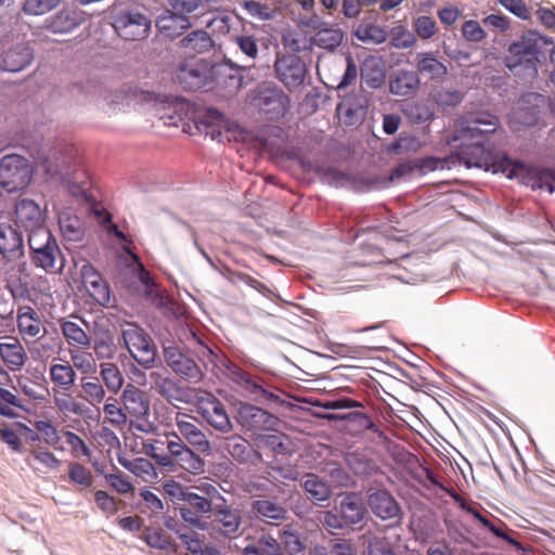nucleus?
Returning <instances> with one entry per match:
<instances>
[{"instance_id":"1","label":"nucleus","mask_w":555,"mask_h":555,"mask_svg":"<svg viewBox=\"0 0 555 555\" xmlns=\"http://www.w3.org/2000/svg\"><path fill=\"white\" fill-rule=\"evenodd\" d=\"M500 126L499 118L489 112L469 113L460 120L459 135L462 141L460 158L467 168H478L502 173L507 179H519L532 190L555 192V169L528 166L521 160L498 152L489 142V135Z\"/></svg>"},{"instance_id":"2","label":"nucleus","mask_w":555,"mask_h":555,"mask_svg":"<svg viewBox=\"0 0 555 555\" xmlns=\"http://www.w3.org/2000/svg\"><path fill=\"white\" fill-rule=\"evenodd\" d=\"M500 126L499 118L489 112L469 113L460 120L459 135L462 141L460 158L467 168H478L502 173L507 179H519L532 190L555 192V169L528 166L521 160L498 152L489 142V135Z\"/></svg>"},{"instance_id":"3","label":"nucleus","mask_w":555,"mask_h":555,"mask_svg":"<svg viewBox=\"0 0 555 555\" xmlns=\"http://www.w3.org/2000/svg\"><path fill=\"white\" fill-rule=\"evenodd\" d=\"M219 370L233 385L236 391L245 398L260 404L283 405L285 400L275 392L262 378L245 371L231 359L223 357L219 360Z\"/></svg>"},{"instance_id":"4","label":"nucleus","mask_w":555,"mask_h":555,"mask_svg":"<svg viewBox=\"0 0 555 555\" xmlns=\"http://www.w3.org/2000/svg\"><path fill=\"white\" fill-rule=\"evenodd\" d=\"M320 513V521L330 535L344 534L363 524L367 514L366 501L359 492H346L334 508Z\"/></svg>"},{"instance_id":"5","label":"nucleus","mask_w":555,"mask_h":555,"mask_svg":"<svg viewBox=\"0 0 555 555\" xmlns=\"http://www.w3.org/2000/svg\"><path fill=\"white\" fill-rule=\"evenodd\" d=\"M541 34L538 30L529 29L524 31L518 40L509 43L508 54L503 63L505 67L516 77L525 81H531L538 76V62L540 54L538 43Z\"/></svg>"},{"instance_id":"6","label":"nucleus","mask_w":555,"mask_h":555,"mask_svg":"<svg viewBox=\"0 0 555 555\" xmlns=\"http://www.w3.org/2000/svg\"><path fill=\"white\" fill-rule=\"evenodd\" d=\"M223 69L224 65H218L211 59H186L177 67L173 81L184 91L210 89L219 82V75Z\"/></svg>"},{"instance_id":"7","label":"nucleus","mask_w":555,"mask_h":555,"mask_svg":"<svg viewBox=\"0 0 555 555\" xmlns=\"http://www.w3.org/2000/svg\"><path fill=\"white\" fill-rule=\"evenodd\" d=\"M36 163L46 176L69 184L77 167V151L64 141L56 142L47 153H39Z\"/></svg>"},{"instance_id":"8","label":"nucleus","mask_w":555,"mask_h":555,"mask_svg":"<svg viewBox=\"0 0 555 555\" xmlns=\"http://www.w3.org/2000/svg\"><path fill=\"white\" fill-rule=\"evenodd\" d=\"M109 18L115 33L124 40H143L149 37L152 20L132 4H114Z\"/></svg>"},{"instance_id":"9","label":"nucleus","mask_w":555,"mask_h":555,"mask_svg":"<svg viewBox=\"0 0 555 555\" xmlns=\"http://www.w3.org/2000/svg\"><path fill=\"white\" fill-rule=\"evenodd\" d=\"M30 262L46 272H56L64 268L65 259L56 237L49 229H39L28 234Z\"/></svg>"},{"instance_id":"10","label":"nucleus","mask_w":555,"mask_h":555,"mask_svg":"<svg viewBox=\"0 0 555 555\" xmlns=\"http://www.w3.org/2000/svg\"><path fill=\"white\" fill-rule=\"evenodd\" d=\"M365 493L366 507L374 517L385 522L379 529L380 532L401 528L405 514L389 490L370 487Z\"/></svg>"},{"instance_id":"11","label":"nucleus","mask_w":555,"mask_h":555,"mask_svg":"<svg viewBox=\"0 0 555 555\" xmlns=\"http://www.w3.org/2000/svg\"><path fill=\"white\" fill-rule=\"evenodd\" d=\"M555 117V96L529 92L521 96L519 105L512 113V122L524 128H533L548 116Z\"/></svg>"},{"instance_id":"12","label":"nucleus","mask_w":555,"mask_h":555,"mask_svg":"<svg viewBox=\"0 0 555 555\" xmlns=\"http://www.w3.org/2000/svg\"><path fill=\"white\" fill-rule=\"evenodd\" d=\"M30 162L20 154H8L0 159V186L8 193L26 189L33 179Z\"/></svg>"},{"instance_id":"13","label":"nucleus","mask_w":555,"mask_h":555,"mask_svg":"<svg viewBox=\"0 0 555 555\" xmlns=\"http://www.w3.org/2000/svg\"><path fill=\"white\" fill-rule=\"evenodd\" d=\"M35 62V44L29 40L12 43L0 54V69L7 73H21Z\"/></svg>"},{"instance_id":"14","label":"nucleus","mask_w":555,"mask_h":555,"mask_svg":"<svg viewBox=\"0 0 555 555\" xmlns=\"http://www.w3.org/2000/svg\"><path fill=\"white\" fill-rule=\"evenodd\" d=\"M274 69L280 81L289 90L301 86L307 75V66L300 56L295 54H276Z\"/></svg>"},{"instance_id":"15","label":"nucleus","mask_w":555,"mask_h":555,"mask_svg":"<svg viewBox=\"0 0 555 555\" xmlns=\"http://www.w3.org/2000/svg\"><path fill=\"white\" fill-rule=\"evenodd\" d=\"M317 173L323 182L331 186L350 188L356 192L370 191L376 184V180L348 173L333 166H319Z\"/></svg>"},{"instance_id":"16","label":"nucleus","mask_w":555,"mask_h":555,"mask_svg":"<svg viewBox=\"0 0 555 555\" xmlns=\"http://www.w3.org/2000/svg\"><path fill=\"white\" fill-rule=\"evenodd\" d=\"M237 423L247 431L258 433L272 429L278 417L251 403H241L236 414Z\"/></svg>"},{"instance_id":"17","label":"nucleus","mask_w":555,"mask_h":555,"mask_svg":"<svg viewBox=\"0 0 555 555\" xmlns=\"http://www.w3.org/2000/svg\"><path fill=\"white\" fill-rule=\"evenodd\" d=\"M300 488L307 500L319 507L327 506L334 495L332 483L317 473H304L300 478Z\"/></svg>"},{"instance_id":"18","label":"nucleus","mask_w":555,"mask_h":555,"mask_svg":"<svg viewBox=\"0 0 555 555\" xmlns=\"http://www.w3.org/2000/svg\"><path fill=\"white\" fill-rule=\"evenodd\" d=\"M0 254L8 262L25 256L23 232L16 224L0 223Z\"/></svg>"},{"instance_id":"19","label":"nucleus","mask_w":555,"mask_h":555,"mask_svg":"<svg viewBox=\"0 0 555 555\" xmlns=\"http://www.w3.org/2000/svg\"><path fill=\"white\" fill-rule=\"evenodd\" d=\"M15 224L23 228L28 234L39 229H48L44 227V216L39 205L29 198H23L15 205Z\"/></svg>"},{"instance_id":"20","label":"nucleus","mask_w":555,"mask_h":555,"mask_svg":"<svg viewBox=\"0 0 555 555\" xmlns=\"http://www.w3.org/2000/svg\"><path fill=\"white\" fill-rule=\"evenodd\" d=\"M390 94L400 98H412L421 86V79L415 70L398 68L392 70L387 79Z\"/></svg>"},{"instance_id":"21","label":"nucleus","mask_w":555,"mask_h":555,"mask_svg":"<svg viewBox=\"0 0 555 555\" xmlns=\"http://www.w3.org/2000/svg\"><path fill=\"white\" fill-rule=\"evenodd\" d=\"M165 492L173 500L181 501L186 507H191L197 513L208 514L212 509L211 501L202 496L177 481L167 482L164 485Z\"/></svg>"},{"instance_id":"22","label":"nucleus","mask_w":555,"mask_h":555,"mask_svg":"<svg viewBox=\"0 0 555 555\" xmlns=\"http://www.w3.org/2000/svg\"><path fill=\"white\" fill-rule=\"evenodd\" d=\"M155 25L160 34L172 40L192 27L186 13L168 9L157 16Z\"/></svg>"},{"instance_id":"23","label":"nucleus","mask_w":555,"mask_h":555,"mask_svg":"<svg viewBox=\"0 0 555 555\" xmlns=\"http://www.w3.org/2000/svg\"><path fill=\"white\" fill-rule=\"evenodd\" d=\"M360 80L363 90L382 88L387 81L384 60L379 56H366L360 64Z\"/></svg>"},{"instance_id":"24","label":"nucleus","mask_w":555,"mask_h":555,"mask_svg":"<svg viewBox=\"0 0 555 555\" xmlns=\"http://www.w3.org/2000/svg\"><path fill=\"white\" fill-rule=\"evenodd\" d=\"M80 275L85 287L90 296L100 305L108 306L111 291L108 284L103 280L100 272L90 263L86 262L80 269Z\"/></svg>"},{"instance_id":"25","label":"nucleus","mask_w":555,"mask_h":555,"mask_svg":"<svg viewBox=\"0 0 555 555\" xmlns=\"http://www.w3.org/2000/svg\"><path fill=\"white\" fill-rule=\"evenodd\" d=\"M258 106L270 118L283 117L289 105L288 95L280 88H264L258 94Z\"/></svg>"},{"instance_id":"26","label":"nucleus","mask_w":555,"mask_h":555,"mask_svg":"<svg viewBox=\"0 0 555 555\" xmlns=\"http://www.w3.org/2000/svg\"><path fill=\"white\" fill-rule=\"evenodd\" d=\"M224 449L240 464L257 466L262 462V455L250 447L249 442L240 435L224 439Z\"/></svg>"},{"instance_id":"27","label":"nucleus","mask_w":555,"mask_h":555,"mask_svg":"<svg viewBox=\"0 0 555 555\" xmlns=\"http://www.w3.org/2000/svg\"><path fill=\"white\" fill-rule=\"evenodd\" d=\"M251 511L261 521L278 526L288 519V509L281 503L269 499L255 500Z\"/></svg>"},{"instance_id":"28","label":"nucleus","mask_w":555,"mask_h":555,"mask_svg":"<svg viewBox=\"0 0 555 555\" xmlns=\"http://www.w3.org/2000/svg\"><path fill=\"white\" fill-rule=\"evenodd\" d=\"M156 391L165 398L170 404L177 406V403H189L192 400L190 389L175 378L160 377L155 383Z\"/></svg>"},{"instance_id":"29","label":"nucleus","mask_w":555,"mask_h":555,"mask_svg":"<svg viewBox=\"0 0 555 555\" xmlns=\"http://www.w3.org/2000/svg\"><path fill=\"white\" fill-rule=\"evenodd\" d=\"M241 524L242 518L238 511L225 506L216 512L211 529L231 539L238 535Z\"/></svg>"},{"instance_id":"30","label":"nucleus","mask_w":555,"mask_h":555,"mask_svg":"<svg viewBox=\"0 0 555 555\" xmlns=\"http://www.w3.org/2000/svg\"><path fill=\"white\" fill-rule=\"evenodd\" d=\"M167 364L176 372L196 379L201 376V370L195 361L182 352V349H163Z\"/></svg>"},{"instance_id":"31","label":"nucleus","mask_w":555,"mask_h":555,"mask_svg":"<svg viewBox=\"0 0 555 555\" xmlns=\"http://www.w3.org/2000/svg\"><path fill=\"white\" fill-rule=\"evenodd\" d=\"M225 126L224 115L215 107H208L195 122L196 129L209 135L211 140H221L222 128Z\"/></svg>"},{"instance_id":"32","label":"nucleus","mask_w":555,"mask_h":555,"mask_svg":"<svg viewBox=\"0 0 555 555\" xmlns=\"http://www.w3.org/2000/svg\"><path fill=\"white\" fill-rule=\"evenodd\" d=\"M124 409L137 418L146 417L150 414V401L144 392L133 385H128L122 392Z\"/></svg>"},{"instance_id":"33","label":"nucleus","mask_w":555,"mask_h":555,"mask_svg":"<svg viewBox=\"0 0 555 555\" xmlns=\"http://www.w3.org/2000/svg\"><path fill=\"white\" fill-rule=\"evenodd\" d=\"M177 47L185 53L202 54L214 47V40L204 29L188 33L178 42Z\"/></svg>"},{"instance_id":"34","label":"nucleus","mask_w":555,"mask_h":555,"mask_svg":"<svg viewBox=\"0 0 555 555\" xmlns=\"http://www.w3.org/2000/svg\"><path fill=\"white\" fill-rule=\"evenodd\" d=\"M80 21L74 11L63 9L57 13L47 17L43 22V28L52 34H67L76 29Z\"/></svg>"},{"instance_id":"35","label":"nucleus","mask_w":555,"mask_h":555,"mask_svg":"<svg viewBox=\"0 0 555 555\" xmlns=\"http://www.w3.org/2000/svg\"><path fill=\"white\" fill-rule=\"evenodd\" d=\"M177 429L180 436L197 452L208 454L210 452V442L199 427L188 421L177 420Z\"/></svg>"},{"instance_id":"36","label":"nucleus","mask_w":555,"mask_h":555,"mask_svg":"<svg viewBox=\"0 0 555 555\" xmlns=\"http://www.w3.org/2000/svg\"><path fill=\"white\" fill-rule=\"evenodd\" d=\"M417 74H427L431 80L442 79L448 75V67L438 61L433 52H420L416 54Z\"/></svg>"},{"instance_id":"37","label":"nucleus","mask_w":555,"mask_h":555,"mask_svg":"<svg viewBox=\"0 0 555 555\" xmlns=\"http://www.w3.org/2000/svg\"><path fill=\"white\" fill-rule=\"evenodd\" d=\"M401 113L412 125H423L435 118V112L424 101H408L401 104Z\"/></svg>"},{"instance_id":"38","label":"nucleus","mask_w":555,"mask_h":555,"mask_svg":"<svg viewBox=\"0 0 555 555\" xmlns=\"http://www.w3.org/2000/svg\"><path fill=\"white\" fill-rule=\"evenodd\" d=\"M348 468L360 478H367L378 472L375 461L360 452H348L345 455Z\"/></svg>"},{"instance_id":"39","label":"nucleus","mask_w":555,"mask_h":555,"mask_svg":"<svg viewBox=\"0 0 555 555\" xmlns=\"http://www.w3.org/2000/svg\"><path fill=\"white\" fill-rule=\"evenodd\" d=\"M346 423L348 430L352 434H360L364 430H371L379 438H386L385 433L373 422V420L363 412L351 411L346 413Z\"/></svg>"},{"instance_id":"40","label":"nucleus","mask_w":555,"mask_h":555,"mask_svg":"<svg viewBox=\"0 0 555 555\" xmlns=\"http://www.w3.org/2000/svg\"><path fill=\"white\" fill-rule=\"evenodd\" d=\"M204 416L208 424L221 433H230L233 425L225 411L224 405L217 399L211 402L210 409L204 410Z\"/></svg>"},{"instance_id":"41","label":"nucleus","mask_w":555,"mask_h":555,"mask_svg":"<svg viewBox=\"0 0 555 555\" xmlns=\"http://www.w3.org/2000/svg\"><path fill=\"white\" fill-rule=\"evenodd\" d=\"M363 555H397L389 538L373 533L362 534Z\"/></svg>"},{"instance_id":"42","label":"nucleus","mask_w":555,"mask_h":555,"mask_svg":"<svg viewBox=\"0 0 555 555\" xmlns=\"http://www.w3.org/2000/svg\"><path fill=\"white\" fill-rule=\"evenodd\" d=\"M321 473L324 475L323 477L330 478L327 480L332 483L333 491L336 488L343 489L353 485L351 475L336 461L326 462L322 466Z\"/></svg>"},{"instance_id":"43","label":"nucleus","mask_w":555,"mask_h":555,"mask_svg":"<svg viewBox=\"0 0 555 555\" xmlns=\"http://www.w3.org/2000/svg\"><path fill=\"white\" fill-rule=\"evenodd\" d=\"M218 65H224V69L219 75V78L224 76V83L231 92H237L244 87L243 74L247 69L245 66H241L230 59H225L223 62H218Z\"/></svg>"},{"instance_id":"44","label":"nucleus","mask_w":555,"mask_h":555,"mask_svg":"<svg viewBox=\"0 0 555 555\" xmlns=\"http://www.w3.org/2000/svg\"><path fill=\"white\" fill-rule=\"evenodd\" d=\"M345 33L337 27L326 24L325 27L319 29L315 36V46L328 52H335L343 43Z\"/></svg>"},{"instance_id":"45","label":"nucleus","mask_w":555,"mask_h":555,"mask_svg":"<svg viewBox=\"0 0 555 555\" xmlns=\"http://www.w3.org/2000/svg\"><path fill=\"white\" fill-rule=\"evenodd\" d=\"M59 224L66 240L78 242L82 238L81 221L70 210H64L59 215Z\"/></svg>"},{"instance_id":"46","label":"nucleus","mask_w":555,"mask_h":555,"mask_svg":"<svg viewBox=\"0 0 555 555\" xmlns=\"http://www.w3.org/2000/svg\"><path fill=\"white\" fill-rule=\"evenodd\" d=\"M125 347H155L149 334L135 323H126L121 330Z\"/></svg>"},{"instance_id":"47","label":"nucleus","mask_w":555,"mask_h":555,"mask_svg":"<svg viewBox=\"0 0 555 555\" xmlns=\"http://www.w3.org/2000/svg\"><path fill=\"white\" fill-rule=\"evenodd\" d=\"M353 35L364 43L380 44L387 40V31L374 24H360L354 29Z\"/></svg>"},{"instance_id":"48","label":"nucleus","mask_w":555,"mask_h":555,"mask_svg":"<svg viewBox=\"0 0 555 555\" xmlns=\"http://www.w3.org/2000/svg\"><path fill=\"white\" fill-rule=\"evenodd\" d=\"M421 145V141L416 137L401 132L397 139L385 146V151L388 154L400 155L408 152H416Z\"/></svg>"},{"instance_id":"49","label":"nucleus","mask_w":555,"mask_h":555,"mask_svg":"<svg viewBox=\"0 0 555 555\" xmlns=\"http://www.w3.org/2000/svg\"><path fill=\"white\" fill-rule=\"evenodd\" d=\"M63 0H24L22 11L29 16L44 15L56 9Z\"/></svg>"},{"instance_id":"50","label":"nucleus","mask_w":555,"mask_h":555,"mask_svg":"<svg viewBox=\"0 0 555 555\" xmlns=\"http://www.w3.org/2000/svg\"><path fill=\"white\" fill-rule=\"evenodd\" d=\"M50 375L53 383L66 390L74 384L76 373L69 364H54Z\"/></svg>"},{"instance_id":"51","label":"nucleus","mask_w":555,"mask_h":555,"mask_svg":"<svg viewBox=\"0 0 555 555\" xmlns=\"http://www.w3.org/2000/svg\"><path fill=\"white\" fill-rule=\"evenodd\" d=\"M464 94L455 89L441 88L433 94V100L441 107H455L462 103Z\"/></svg>"},{"instance_id":"52","label":"nucleus","mask_w":555,"mask_h":555,"mask_svg":"<svg viewBox=\"0 0 555 555\" xmlns=\"http://www.w3.org/2000/svg\"><path fill=\"white\" fill-rule=\"evenodd\" d=\"M184 470L193 474L204 472L205 463L199 455L188 448L180 456L175 460Z\"/></svg>"},{"instance_id":"53","label":"nucleus","mask_w":555,"mask_h":555,"mask_svg":"<svg viewBox=\"0 0 555 555\" xmlns=\"http://www.w3.org/2000/svg\"><path fill=\"white\" fill-rule=\"evenodd\" d=\"M483 527L487 528L494 537L506 541L508 544L516 547V550L525 551L521 543L514 539L512 535H509L508 532L511 530H508L506 525L500 519H496V521H491L490 519H488L487 521H485Z\"/></svg>"},{"instance_id":"54","label":"nucleus","mask_w":555,"mask_h":555,"mask_svg":"<svg viewBox=\"0 0 555 555\" xmlns=\"http://www.w3.org/2000/svg\"><path fill=\"white\" fill-rule=\"evenodd\" d=\"M281 540L283 543V548L289 555H301L305 552L306 546L298 532L284 529L281 532Z\"/></svg>"},{"instance_id":"55","label":"nucleus","mask_w":555,"mask_h":555,"mask_svg":"<svg viewBox=\"0 0 555 555\" xmlns=\"http://www.w3.org/2000/svg\"><path fill=\"white\" fill-rule=\"evenodd\" d=\"M62 332L68 344L76 343L89 347V338L78 323L72 321L63 322Z\"/></svg>"},{"instance_id":"56","label":"nucleus","mask_w":555,"mask_h":555,"mask_svg":"<svg viewBox=\"0 0 555 555\" xmlns=\"http://www.w3.org/2000/svg\"><path fill=\"white\" fill-rule=\"evenodd\" d=\"M101 375L103 377V380L106 385V387L116 392L120 389L122 386V375L120 374L117 366L111 363H103L101 365Z\"/></svg>"},{"instance_id":"57","label":"nucleus","mask_w":555,"mask_h":555,"mask_svg":"<svg viewBox=\"0 0 555 555\" xmlns=\"http://www.w3.org/2000/svg\"><path fill=\"white\" fill-rule=\"evenodd\" d=\"M241 7L253 17H257L261 21H271L275 16L274 10L270 9L269 5L254 1L245 0L241 3Z\"/></svg>"},{"instance_id":"58","label":"nucleus","mask_w":555,"mask_h":555,"mask_svg":"<svg viewBox=\"0 0 555 555\" xmlns=\"http://www.w3.org/2000/svg\"><path fill=\"white\" fill-rule=\"evenodd\" d=\"M416 42V38L413 33L403 28L397 27L391 31L390 44L397 49L411 48Z\"/></svg>"},{"instance_id":"59","label":"nucleus","mask_w":555,"mask_h":555,"mask_svg":"<svg viewBox=\"0 0 555 555\" xmlns=\"http://www.w3.org/2000/svg\"><path fill=\"white\" fill-rule=\"evenodd\" d=\"M413 29L422 39H430L436 34V22L434 18L422 15L414 20Z\"/></svg>"},{"instance_id":"60","label":"nucleus","mask_w":555,"mask_h":555,"mask_svg":"<svg viewBox=\"0 0 555 555\" xmlns=\"http://www.w3.org/2000/svg\"><path fill=\"white\" fill-rule=\"evenodd\" d=\"M158 349H127L131 358L142 367L150 369L155 365Z\"/></svg>"},{"instance_id":"61","label":"nucleus","mask_w":555,"mask_h":555,"mask_svg":"<svg viewBox=\"0 0 555 555\" xmlns=\"http://www.w3.org/2000/svg\"><path fill=\"white\" fill-rule=\"evenodd\" d=\"M462 34L464 38L472 42L482 41L487 34L477 21L469 20L462 25Z\"/></svg>"},{"instance_id":"62","label":"nucleus","mask_w":555,"mask_h":555,"mask_svg":"<svg viewBox=\"0 0 555 555\" xmlns=\"http://www.w3.org/2000/svg\"><path fill=\"white\" fill-rule=\"evenodd\" d=\"M498 3L522 21L530 20V13L525 0H498Z\"/></svg>"},{"instance_id":"63","label":"nucleus","mask_w":555,"mask_h":555,"mask_svg":"<svg viewBox=\"0 0 555 555\" xmlns=\"http://www.w3.org/2000/svg\"><path fill=\"white\" fill-rule=\"evenodd\" d=\"M177 508L180 512L181 518L185 522H188L191 526H193L194 528H197V529H201V530L208 529V522L203 520L202 517H201L203 514L197 513L194 509H192L191 507H186L183 504H181Z\"/></svg>"},{"instance_id":"64","label":"nucleus","mask_w":555,"mask_h":555,"mask_svg":"<svg viewBox=\"0 0 555 555\" xmlns=\"http://www.w3.org/2000/svg\"><path fill=\"white\" fill-rule=\"evenodd\" d=\"M258 544L262 547L264 555H285L283 543L279 542L271 534H262Z\"/></svg>"}]
</instances>
